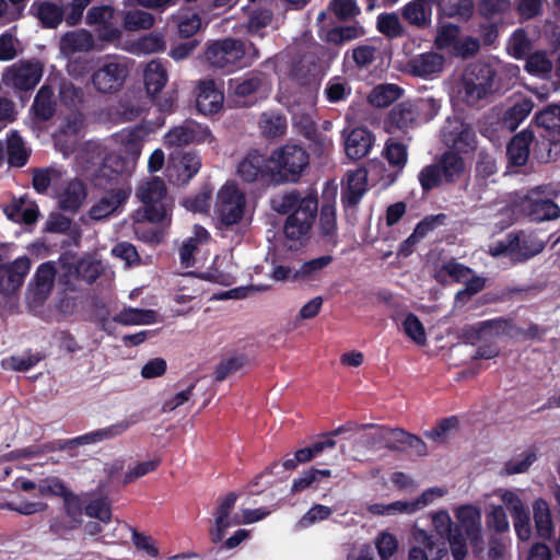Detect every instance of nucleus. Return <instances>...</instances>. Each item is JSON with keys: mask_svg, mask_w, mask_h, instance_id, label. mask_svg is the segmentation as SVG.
I'll return each instance as SVG.
<instances>
[{"mask_svg": "<svg viewBox=\"0 0 560 560\" xmlns=\"http://www.w3.org/2000/svg\"><path fill=\"white\" fill-rule=\"evenodd\" d=\"M494 71L488 65L475 63L467 67L453 86L451 100L455 107L474 106L487 97L493 88Z\"/></svg>", "mask_w": 560, "mask_h": 560, "instance_id": "nucleus-1", "label": "nucleus"}, {"mask_svg": "<svg viewBox=\"0 0 560 560\" xmlns=\"http://www.w3.org/2000/svg\"><path fill=\"white\" fill-rule=\"evenodd\" d=\"M307 152L298 144L287 143L269 156L268 179L276 184L296 182L308 166Z\"/></svg>", "mask_w": 560, "mask_h": 560, "instance_id": "nucleus-2", "label": "nucleus"}, {"mask_svg": "<svg viewBox=\"0 0 560 560\" xmlns=\"http://www.w3.org/2000/svg\"><path fill=\"white\" fill-rule=\"evenodd\" d=\"M258 57V51L253 45L246 48L243 42L234 38L214 42L206 52V58L211 66L220 69L243 68Z\"/></svg>", "mask_w": 560, "mask_h": 560, "instance_id": "nucleus-3", "label": "nucleus"}, {"mask_svg": "<svg viewBox=\"0 0 560 560\" xmlns=\"http://www.w3.org/2000/svg\"><path fill=\"white\" fill-rule=\"evenodd\" d=\"M137 197L145 206L144 215L152 223L166 226L171 223L173 202L167 197L164 182L159 177L145 180L137 189Z\"/></svg>", "mask_w": 560, "mask_h": 560, "instance_id": "nucleus-4", "label": "nucleus"}, {"mask_svg": "<svg viewBox=\"0 0 560 560\" xmlns=\"http://www.w3.org/2000/svg\"><path fill=\"white\" fill-rule=\"evenodd\" d=\"M245 194L232 182L225 183L217 192L214 215L220 229L238 225L246 215Z\"/></svg>", "mask_w": 560, "mask_h": 560, "instance_id": "nucleus-5", "label": "nucleus"}, {"mask_svg": "<svg viewBox=\"0 0 560 560\" xmlns=\"http://www.w3.org/2000/svg\"><path fill=\"white\" fill-rule=\"evenodd\" d=\"M135 61L124 56L106 57L101 67L93 73V86L104 94H113L121 90L126 83Z\"/></svg>", "mask_w": 560, "mask_h": 560, "instance_id": "nucleus-6", "label": "nucleus"}, {"mask_svg": "<svg viewBox=\"0 0 560 560\" xmlns=\"http://www.w3.org/2000/svg\"><path fill=\"white\" fill-rule=\"evenodd\" d=\"M434 45L438 49L459 58L471 57L480 48L478 38L462 34L454 24H445L438 28Z\"/></svg>", "mask_w": 560, "mask_h": 560, "instance_id": "nucleus-7", "label": "nucleus"}, {"mask_svg": "<svg viewBox=\"0 0 560 560\" xmlns=\"http://www.w3.org/2000/svg\"><path fill=\"white\" fill-rule=\"evenodd\" d=\"M271 83L261 72H250L242 78L230 81L229 90L235 106H248L257 96L269 93Z\"/></svg>", "mask_w": 560, "mask_h": 560, "instance_id": "nucleus-8", "label": "nucleus"}, {"mask_svg": "<svg viewBox=\"0 0 560 560\" xmlns=\"http://www.w3.org/2000/svg\"><path fill=\"white\" fill-rule=\"evenodd\" d=\"M43 75V65L39 61H21L5 69L2 82L14 90H32Z\"/></svg>", "mask_w": 560, "mask_h": 560, "instance_id": "nucleus-9", "label": "nucleus"}, {"mask_svg": "<svg viewBox=\"0 0 560 560\" xmlns=\"http://www.w3.org/2000/svg\"><path fill=\"white\" fill-rule=\"evenodd\" d=\"M316 211V199L311 196L303 198L285 221V236L290 240H300L305 236L313 224Z\"/></svg>", "mask_w": 560, "mask_h": 560, "instance_id": "nucleus-10", "label": "nucleus"}, {"mask_svg": "<svg viewBox=\"0 0 560 560\" xmlns=\"http://www.w3.org/2000/svg\"><path fill=\"white\" fill-rule=\"evenodd\" d=\"M201 160L195 152L172 153L166 166V176L176 185H186L199 172Z\"/></svg>", "mask_w": 560, "mask_h": 560, "instance_id": "nucleus-11", "label": "nucleus"}, {"mask_svg": "<svg viewBox=\"0 0 560 560\" xmlns=\"http://www.w3.org/2000/svg\"><path fill=\"white\" fill-rule=\"evenodd\" d=\"M544 188L535 187L522 198V209L537 222L556 220L560 217V207L548 198H542Z\"/></svg>", "mask_w": 560, "mask_h": 560, "instance_id": "nucleus-12", "label": "nucleus"}, {"mask_svg": "<svg viewBox=\"0 0 560 560\" xmlns=\"http://www.w3.org/2000/svg\"><path fill=\"white\" fill-rule=\"evenodd\" d=\"M59 262L62 276L67 281L80 278L92 282L98 277L102 270L100 262L89 257H80L72 253H65L60 257Z\"/></svg>", "mask_w": 560, "mask_h": 560, "instance_id": "nucleus-13", "label": "nucleus"}, {"mask_svg": "<svg viewBox=\"0 0 560 560\" xmlns=\"http://www.w3.org/2000/svg\"><path fill=\"white\" fill-rule=\"evenodd\" d=\"M211 141L212 135L210 130L191 120L172 128L164 136V145L168 148L182 147L190 143H210Z\"/></svg>", "mask_w": 560, "mask_h": 560, "instance_id": "nucleus-14", "label": "nucleus"}, {"mask_svg": "<svg viewBox=\"0 0 560 560\" xmlns=\"http://www.w3.org/2000/svg\"><path fill=\"white\" fill-rule=\"evenodd\" d=\"M432 525L441 537L447 538L453 558L463 560L467 555L466 538L453 527L454 524L448 512L445 510L435 512L432 515Z\"/></svg>", "mask_w": 560, "mask_h": 560, "instance_id": "nucleus-15", "label": "nucleus"}, {"mask_svg": "<svg viewBox=\"0 0 560 560\" xmlns=\"http://www.w3.org/2000/svg\"><path fill=\"white\" fill-rule=\"evenodd\" d=\"M454 514L457 520L455 529L462 534L464 532L471 545L478 547L482 541L480 509L472 504H463L454 509Z\"/></svg>", "mask_w": 560, "mask_h": 560, "instance_id": "nucleus-16", "label": "nucleus"}, {"mask_svg": "<svg viewBox=\"0 0 560 560\" xmlns=\"http://www.w3.org/2000/svg\"><path fill=\"white\" fill-rule=\"evenodd\" d=\"M430 100H418L416 102H402L397 105L389 115V126L397 129H408L416 125L419 113L427 108Z\"/></svg>", "mask_w": 560, "mask_h": 560, "instance_id": "nucleus-17", "label": "nucleus"}, {"mask_svg": "<svg viewBox=\"0 0 560 560\" xmlns=\"http://www.w3.org/2000/svg\"><path fill=\"white\" fill-rule=\"evenodd\" d=\"M236 499L237 495L231 492L220 501V504L214 514V527L211 532L212 540L214 542L221 541L224 536V532L228 528L241 524V518L237 515H231Z\"/></svg>", "mask_w": 560, "mask_h": 560, "instance_id": "nucleus-18", "label": "nucleus"}, {"mask_svg": "<svg viewBox=\"0 0 560 560\" xmlns=\"http://www.w3.org/2000/svg\"><path fill=\"white\" fill-rule=\"evenodd\" d=\"M56 277V268L52 262L42 264L35 275L33 287L28 293V301L32 305L40 304L50 293Z\"/></svg>", "mask_w": 560, "mask_h": 560, "instance_id": "nucleus-19", "label": "nucleus"}, {"mask_svg": "<svg viewBox=\"0 0 560 560\" xmlns=\"http://www.w3.org/2000/svg\"><path fill=\"white\" fill-rule=\"evenodd\" d=\"M269 158L266 159L257 151L247 153L237 165L238 176L248 183L259 178H268Z\"/></svg>", "mask_w": 560, "mask_h": 560, "instance_id": "nucleus-20", "label": "nucleus"}, {"mask_svg": "<svg viewBox=\"0 0 560 560\" xmlns=\"http://www.w3.org/2000/svg\"><path fill=\"white\" fill-rule=\"evenodd\" d=\"M224 96L214 81H201L198 85L197 108L200 113L208 115L218 113L223 106Z\"/></svg>", "mask_w": 560, "mask_h": 560, "instance_id": "nucleus-21", "label": "nucleus"}, {"mask_svg": "<svg viewBox=\"0 0 560 560\" xmlns=\"http://www.w3.org/2000/svg\"><path fill=\"white\" fill-rule=\"evenodd\" d=\"M444 57L438 52L429 51L411 58L408 62V71L420 78H430L442 71Z\"/></svg>", "mask_w": 560, "mask_h": 560, "instance_id": "nucleus-22", "label": "nucleus"}, {"mask_svg": "<svg viewBox=\"0 0 560 560\" xmlns=\"http://www.w3.org/2000/svg\"><path fill=\"white\" fill-rule=\"evenodd\" d=\"M373 142L374 138L368 129L354 128L346 136V154L352 160L362 159L370 152Z\"/></svg>", "mask_w": 560, "mask_h": 560, "instance_id": "nucleus-23", "label": "nucleus"}, {"mask_svg": "<svg viewBox=\"0 0 560 560\" xmlns=\"http://www.w3.org/2000/svg\"><path fill=\"white\" fill-rule=\"evenodd\" d=\"M368 171L363 167L350 171L345 177L342 200L346 205H355L366 191Z\"/></svg>", "mask_w": 560, "mask_h": 560, "instance_id": "nucleus-24", "label": "nucleus"}, {"mask_svg": "<svg viewBox=\"0 0 560 560\" xmlns=\"http://www.w3.org/2000/svg\"><path fill=\"white\" fill-rule=\"evenodd\" d=\"M510 329V324L501 318L481 322L465 329V339L468 342H475L476 340L508 334Z\"/></svg>", "mask_w": 560, "mask_h": 560, "instance_id": "nucleus-25", "label": "nucleus"}, {"mask_svg": "<svg viewBox=\"0 0 560 560\" xmlns=\"http://www.w3.org/2000/svg\"><path fill=\"white\" fill-rule=\"evenodd\" d=\"M168 80L167 71L160 60H151L143 70V82L147 94L155 98Z\"/></svg>", "mask_w": 560, "mask_h": 560, "instance_id": "nucleus-26", "label": "nucleus"}, {"mask_svg": "<svg viewBox=\"0 0 560 560\" xmlns=\"http://www.w3.org/2000/svg\"><path fill=\"white\" fill-rule=\"evenodd\" d=\"M210 240L209 232L200 226L195 225L194 235L188 237L179 249L180 265L185 268L191 267L196 262V255L201 245L207 244Z\"/></svg>", "mask_w": 560, "mask_h": 560, "instance_id": "nucleus-27", "label": "nucleus"}, {"mask_svg": "<svg viewBox=\"0 0 560 560\" xmlns=\"http://www.w3.org/2000/svg\"><path fill=\"white\" fill-rule=\"evenodd\" d=\"M129 192L122 188L109 191L105 197L100 199L90 210V217L93 220H102L114 213L118 207L124 203Z\"/></svg>", "mask_w": 560, "mask_h": 560, "instance_id": "nucleus-28", "label": "nucleus"}, {"mask_svg": "<svg viewBox=\"0 0 560 560\" xmlns=\"http://www.w3.org/2000/svg\"><path fill=\"white\" fill-rule=\"evenodd\" d=\"M165 47L164 37L161 34L151 33L125 43L121 49L132 55H150L163 51Z\"/></svg>", "mask_w": 560, "mask_h": 560, "instance_id": "nucleus-29", "label": "nucleus"}, {"mask_svg": "<svg viewBox=\"0 0 560 560\" xmlns=\"http://www.w3.org/2000/svg\"><path fill=\"white\" fill-rule=\"evenodd\" d=\"M132 422L129 420H121L117 423H114L109 427L98 429L92 432H89L86 434L80 435L73 440H71V444L74 445H88V444H95L98 442H102L104 440L114 439L124 432H126L130 427Z\"/></svg>", "mask_w": 560, "mask_h": 560, "instance_id": "nucleus-30", "label": "nucleus"}, {"mask_svg": "<svg viewBox=\"0 0 560 560\" xmlns=\"http://www.w3.org/2000/svg\"><path fill=\"white\" fill-rule=\"evenodd\" d=\"M533 518L537 535L542 539H550L555 533L551 510L545 499L533 502Z\"/></svg>", "mask_w": 560, "mask_h": 560, "instance_id": "nucleus-31", "label": "nucleus"}, {"mask_svg": "<svg viewBox=\"0 0 560 560\" xmlns=\"http://www.w3.org/2000/svg\"><path fill=\"white\" fill-rule=\"evenodd\" d=\"M439 7V0H412L405 5V19L417 26H425L431 22L432 9Z\"/></svg>", "mask_w": 560, "mask_h": 560, "instance_id": "nucleus-32", "label": "nucleus"}, {"mask_svg": "<svg viewBox=\"0 0 560 560\" xmlns=\"http://www.w3.org/2000/svg\"><path fill=\"white\" fill-rule=\"evenodd\" d=\"M93 36L84 30L67 33L60 40V51L65 56H71L75 52H85L93 49Z\"/></svg>", "mask_w": 560, "mask_h": 560, "instance_id": "nucleus-33", "label": "nucleus"}, {"mask_svg": "<svg viewBox=\"0 0 560 560\" xmlns=\"http://www.w3.org/2000/svg\"><path fill=\"white\" fill-rule=\"evenodd\" d=\"M514 247V262L525 261L544 249V242L533 235L511 234Z\"/></svg>", "mask_w": 560, "mask_h": 560, "instance_id": "nucleus-34", "label": "nucleus"}, {"mask_svg": "<svg viewBox=\"0 0 560 560\" xmlns=\"http://www.w3.org/2000/svg\"><path fill=\"white\" fill-rule=\"evenodd\" d=\"M83 128V117L81 114H72L61 127L60 132L56 136V145L69 155L72 152L71 145L77 140V136Z\"/></svg>", "mask_w": 560, "mask_h": 560, "instance_id": "nucleus-35", "label": "nucleus"}, {"mask_svg": "<svg viewBox=\"0 0 560 560\" xmlns=\"http://www.w3.org/2000/svg\"><path fill=\"white\" fill-rule=\"evenodd\" d=\"M458 126L452 128V124L444 128L443 138L446 144L453 147L458 151H467L474 147V132L470 128L460 122H455Z\"/></svg>", "mask_w": 560, "mask_h": 560, "instance_id": "nucleus-36", "label": "nucleus"}, {"mask_svg": "<svg viewBox=\"0 0 560 560\" xmlns=\"http://www.w3.org/2000/svg\"><path fill=\"white\" fill-rule=\"evenodd\" d=\"M85 198L86 190L84 185L79 180H72L58 194V203L63 210L75 211Z\"/></svg>", "mask_w": 560, "mask_h": 560, "instance_id": "nucleus-37", "label": "nucleus"}, {"mask_svg": "<svg viewBox=\"0 0 560 560\" xmlns=\"http://www.w3.org/2000/svg\"><path fill=\"white\" fill-rule=\"evenodd\" d=\"M402 95V90L393 83L378 84L368 95V102L377 108L387 107Z\"/></svg>", "mask_w": 560, "mask_h": 560, "instance_id": "nucleus-38", "label": "nucleus"}, {"mask_svg": "<svg viewBox=\"0 0 560 560\" xmlns=\"http://www.w3.org/2000/svg\"><path fill=\"white\" fill-rule=\"evenodd\" d=\"M532 140V132L526 130L520 132L511 140L508 145V156L512 164L521 166L527 162Z\"/></svg>", "mask_w": 560, "mask_h": 560, "instance_id": "nucleus-39", "label": "nucleus"}, {"mask_svg": "<svg viewBox=\"0 0 560 560\" xmlns=\"http://www.w3.org/2000/svg\"><path fill=\"white\" fill-rule=\"evenodd\" d=\"M345 427H339L317 442L313 443L310 447L299 450L295 453L299 463L310 462L312 458L323 454L325 451L334 448L336 446L334 436L345 432Z\"/></svg>", "mask_w": 560, "mask_h": 560, "instance_id": "nucleus-40", "label": "nucleus"}, {"mask_svg": "<svg viewBox=\"0 0 560 560\" xmlns=\"http://www.w3.org/2000/svg\"><path fill=\"white\" fill-rule=\"evenodd\" d=\"M471 269L456 260H448L436 269L434 278L438 282L446 284L450 281L464 282L469 278Z\"/></svg>", "mask_w": 560, "mask_h": 560, "instance_id": "nucleus-41", "label": "nucleus"}, {"mask_svg": "<svg viewBox=\"0 0 560 560\" xmlns=\"http://www.w3.org/2000/svg\"><path fill=\"white\" fill-rule=\"evenodd\" d=\"M77 164L82 170H89L91 166H97L104 162V152L97 141H89L75 153Z\"/></svg>", "mask_w": 560, "mask_h": 560, "instance_id": "nucleus-42", "label": "nucleus"}, {"mask_svg": "<svg viewBox=\"0 0 560 560\" xmlns=\"http://www.w3.org/2000/svg\"><path fill=\"white\" fill-rule=\"evenodd\" d=\"M250 360L245 354H234L220 362L214 371L217 381H224L249 366Z\"/></svg>", "mask_w": 560, "mask_h": 560, "instance_id": "nucleus-43", "label": "nucleus"}, {"mask_svg": "<svg viewBox=\"0 0 560 560\" xmlns=\"http://www.w3.org/2000/svg\"><path fill=\"white\" fill-rule=\"evenodd\" d=\"M4 213L10 220L25 224L34 223L38 217L37 207L23 200L14 201L12 205L5 207Z\"/></svg>", "mask_w": 560, "mask_h": 560, "instance_id": "nucleus-44", "label": "nucleus"}, {"mask_svg": "<svg viewBox=\"0 0 560 560\" xmlns=\"http://www.w3.org/2000/svg\"><path fill=\"white\" fill-rule=\"evenodd\" d=\"M158 314L152 310L125 308L114 317L122 325H150L156 322Z\"/></svg>", "mask_w": 560, "mask_h": 560, "instance_id": "nucleus-45", "label": "nucleus"}, {"mask_svg": "<svg viewBox=\"0 0 560 560\" xmlns=\"http://www.w3.org/2000/svg\"><path fill=\"white\" fill-rule=\"evenodd\" d=\"M121 16L124 28L127 31L149 30L154 25L153 15L143 10H126Z\"/></svg>", "mask_w": 560, "mask_h": 560, "instance_id": "nucleus-46", "label": "nucleus"}, {"mask_svg": "<svg viewBox=\"0 0 560 560\" xmlns=\"http://www.w3.org/2000/svg\"><path fill=\"white\" fill-rule=\"evenodd\" d=\"M534 104L529 98H523L521 102L515 103L510 107L503 117L504 126L510 130H515L520 124L529 115L533 110Z\"/></svg>", "mask_w": 560, "mask_h": 560, "instance_id": "nucleus-47", "label": "nucleus"}, {"mask_svg": "<svg viewBox=\"0 0 560 560\" xmlns=\"http://www.w3.org/2000/svg\"><path fill=\"white\" fill-rule=\"evenodd\" d=\"M52 90L46 85L42 86L36 94L32 110L39 120H47L52 116Z\"/></svg>", "mask_w": 560, "mask_h": 560, "instance_id": "nucleus-48", "label": "nucleus"}, {"mask_svg": "<svg viewBox=\"0 0 560 560\" xmlns=\"http://www.w3.org/2000/svg\"><path fill=\"white\" fill-rule=\"evenodd\" d=\"M369 511L377 515H397L413 514L417 512L413 500L395 501L388 504L374 503L369 506Z\"/></svg>", "mask_w": 560, "mask_h": 560, "instance_id": "nucleus-49", "label": "nucleus"}, {"mask_svg": "<svg viewBox=\"0 0 560 560\" xmlns=\"http://www.w3.org/2000/svg\"><path fill=\"white\" fill-rule=\"evenodd\" d=\"M30 268L31 260L25 256L19 257L12 261L7 269L9 285L3 290L9 292L19 288L22 284L25 276L28 273Z\"/></svg>", "mask_w": 560, "mask_h": 560, "instance_id": "nucleus-50", "label": "nucleus"}, {"mask_svg": "<svg viewBox=\"0 0 560 560\" xmlns=\"http://www.w3.org/2000/svg\"><path fill=\"white\" fill-rule=\"evenodd\" d=\"M332 261L331 256L324 255L308 261L303 262L298 268L299 281H312L315 280L322 270L326 268Z\"/></svg>", "mask_w": 560, "mask_h": 560, "instance_id": "nucleus-51", "label": "nucleus"}, {"mask_svg": "<svg viewBox=\"0 0 560 560\" xmlns=\"http://www.w3.org/2000/svg\"><path fill=\"white\" fill-rule=\"evenodd\" d=\"M65 513L70 521V527H77L82 523L84 500L72 490L62 499Z\"/></svg>", "mask_w": 560, "mask_h": 560, "instance_id": "nucleus-52", "label": "nucleus"}, {"mask_svg": "<svg viewBox=\"0 0 560 560\" xmlns=\"http://www.w3.org/2000/svg\"><path fill=\"white\" fill-rule=\"evenodd\" d=\"M525 69L528 73L545 79L552 70V62L545 51H536L527 57Z\"/></svg>", "mask_w": 560, "mask_h": 560, "instance_id": "nucleus-53", "label": "nucleus"}, {"mask_svg": "<svg viewBox=\"0 0 560 560\" xmlns=\"http://www.w3.org/2000/svg\"><path fill=\"white\" fill-rule=\"evenodd\" d=\"M441 13L448 18L467 19L472 12L471 0H439Z\"/></svg>", "mask_w": 560, "mask_h": 560, "instance_id": "nucleus-54", "label": "nucleus"}, {"mask_svg": "<svg viewBox=\"0 0 560 560\" xmlns=\"http://www.w3.org/2000/svg\"><path fill=\"white\" fill-rule=\"evenodd\" d=\"M412 537L417 545L410 549L408 560H429L423 548L433 552L434 542L432 537L425 530L420 528L413 529Z\"/></svg>", "mask_w": 560, "mask_h": 560, "instance_id": "nucleus-55", "label": "nucleus"}, {"mask_svg": "<svg viewBox=\"0 0 560 560\" xmlns=\"http://www.w3.org/2000/svg\"><path fill=\"white\" fill-rule=\"evenodd\" d=\"M444 178L447 182L455 180L464 171V162L455 152H446L439 163Z\"/></svg>", "mask_w": 560, "mask_h": 560, "instance_id": "nucleus-56", "label": "nucleus"}, {"mask_svg": "<svg viewBox=\"0 0 560 560\" xmlns=\"http://www.w3.org/2000/svg\"><path fill=\"white\" fill-rule=\"evenodd\" d=\"M365 35V30L360 24L336 27L328 32L327 40L335 44H343Z\"/></svg>", "mask_w": 560, "mask_h": 560, "instance_id": "nucleus-57", "label": "nucleus"}, {"mask_svg": "<svg viewBox=\"0 0 560 560\" xmlns=\"http://www.w3.org/2000/svg\"><path fill=\"white\" fill-rule=\"evenodd\" d=\"M537 459L535 451L527 450L510 460L504 465V471L508 475H515L525 472Z\"/></svg>", "mask_w": 560, "mask_h": 560, "instance_id": "nucleus-58", "label": "nucleus"}, {"mask_svg": "<svg viewBox=\"0 0 560 560\" xmlns=\"http://www.w3.org/2000/svg\"><path fill=\"white\" fill-rule=\"evenodd\" d=\"M212 191L208 187H202L196 195L183 200V206L194 213H207L210 209V199Z\"/></svg>", "mask_w": 560, "mask_h": 560, "instance_id": "nucleus-59", "label": "nucleus"}, {"mask_svg": "<svg viewBox=\"0 0 560 560\" xmlns=\"http://www.w3.org/2000/svg\"><path fill=\"white\" fill-rule=\"evenodd\" d=\"M259 126L262 132L268 137L282 136L287 130L285 118L278 114H264Z\"/></svg>", "mask_w": 560, "mask_h": 560, "instance_id": "nucleus-60", "label": "nucleus"}, {"mask_svg": "<svg viewBox=\"0 0 560 560\" xmlns=\"http://www.w3.org/2000/svg\"><path fill=\"white\" fill-rule=\"evenodd\" d=\"M85 513L90 517L97 518L103 523L110 521V503L106 497L89 500L85 508Z\"/></svg>", "mask_w": 560, "mask_h": 560, "instance_id": "nucleus-61", "label": "nucleus"}, {"mask_svg": "<svg viewBox=\"0 0 560 560\" xmlns=\"http://www.w3.org/2000/svg\"><path fill=\"white\" fill-rule=\"evenodd\" d=\"M402 328L407 337L410 338L413 342H416L419 346L425 345V329L420 319L416 315L408 314L402 323Z\"/></svg>", "mask_w": 560, "mask_h": 560, "instance_id": "nucleus-62", "label": "nucleus"}, {"mask_svg": "<svg viewBox=\"0 0 560 560\" xmlns=\"http://www.w3.org/2000/svg\"><path fill=\"white\" fill-rule=\"evenodd\" d=\"M37 490L43 497H63L70 491L66 483L57 477H47L37 485Z\"/></svg>", "mask_w": 560, "mask_h": 560, "instance_id": "nucleus-63", "label": "nucleus"}, {"mask_svg": "<svg viewBox=\"0 0 560 560\" xmlns=\"http://www.w3.org/2000/svg\"><path fill=\"white\" fill-rule=\"evenodd\" d=\"M536 122L545 129L560 132V105H551L537 113Z\"/></svg>", "mask_w": 560, "mask_h": 560, "instance_id": "nucleus-64", "label": "nucleus"}]
</instances>
